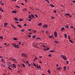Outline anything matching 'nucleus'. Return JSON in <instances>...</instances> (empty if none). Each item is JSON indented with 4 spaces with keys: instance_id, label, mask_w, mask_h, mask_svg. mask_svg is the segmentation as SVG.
I'll list each match as a JSON object with an SVG mask.
<instances>
[{
    "instance_id": "obj_64",
    "label": "nucleus",
    "mask_w": 75,
    "mask_h": 75,
    "mask_svg": "<svg viewBox=\"0 0 75 75\" xmlns=\"http://www.w3.org/2000/svg\"><path fill=\"white\" fill-rule=\"evenodd\" d=\"M73 3H75V1L74 0L73 1H72Z\"/></svg>"
},
{
    "instance_id": "obj_16",
    "label": "nucleus",
    "mask_w": 75,
    "mask_h": 75,
    "mask_svg": "<svg viewBox=\"0 0 75 75\" xmlns=\"http://www.w3.org/2000/svg\"><path fill=\"white\" fill-rule=\"evenodd\" d=\"M18 27H20V28H22V27L21 26V25H18Z\"/></svg>"
},
{
    "instance_id": "obj_48",
    "label": "nucleus",
    "mask_w": 75,
    "mask_h": 75,
    "mask_svg": "<svg viewBox=\"0 0 75 75\" xmlns=\"http://www.w3.org/2000/svg\"><path fill=\"white\" fill-rule=\"evenodd\" d=\"M47 72H48V73H49V74H50V70H47Z\"/></svg>"
},
{
    "instance_id": "obj_57",
    "label": "nucleus",
    "mask_w": 75,
    "mask_h": 75,
    "mask_svg": "<svg viewBox=\"0 0 75 75\" xmlns=\"http://www.w3.org/2000/svg\"><path fill=\"white\" fill-rule=\"evenodd\" d=\"M26 63H27V64H29V62H28V61H26Z\"/></svg>"
},
{
    "instance_id": "obj_31",
    "label": "nucleus",
    "mask_w": 75,
    "mask_h": 75,
    "mask_svg": "<svg viewBox=\"0 0 75 75\" xmlns=\"http://www.w3.org/2000/svg\"><path fill=\"white\" fill-rule=\"evenodd\" d=\"M42 47H45V48H46V47H47V46H46V45H42Z\"/></svg>"
},
{
    "instance_id": "obj_60",
    "label": "nucleus",
    "mask_w": 75,
    "mask_h": 75,
    "mask_svg": "<svg viewBox=\"0 0 75 75\" xmlns=\"http://www.w3.org/2000/svg\"><path fill=\"white\" fill-rule=\"evenodd\" d=\"M12 45H13L14 46V47H15V45H14L13 44H12Z\"/></svg>"
},
{
    "instance_id": "obj_55",
    "label": "nucleus",
    "mask_w": 75,
    "mask_h": 75,
    "mask_svg": "<svg viewBox=\"0 0 75 75\" xmlns=\"http://www.w3.org/2000/svg\"><path fill=\"white\" fill-rule=\"evenodd\" d=\"M0 38L1 39H3V36H0Z\"/></svg>"
},
{
    "instance_id": "obj_49",
    "label": "nucleus",
    "mask_w": 75,
    "mask_h": 75,
    "mask_svg": "<svg viewBox=\"0 0 75 75\" xmlns=\"http://www.w3.org/2000/svg\"><path fill=\"white\" fill-rule=\"evenodd\" d=\"M2 65L3 66V67H4V68H6V66H5V65H4L3 64H2Z\"/></svg>"
},
{
    "instance_id": "obj_12",
    "label": "nucleus",
    "mask_w": 75,
    "mask_h": 75,
    "mask_svg": "<svg viewBox=\"0 0 75 75\" xmlns=\"http://www.w3.org/2000/svg\"><path fill=\"white\" fill-rule=\"evenodd\" d=\"M50 6H51V7H54V6L52 4H50Z\"/></svg>"
},
{
    "instance_id": "obj_17",
    "label": "nucleus",
    "mask_w": 75,
    "mask_h": 75,
    "mask_svg": "<svg viewBox=\"0 0 75 75\" xmlns=\"http://www.w3.org/2000/svg\"><path fill=\"white\" fill-rule=\"evenodd\" d=\"M41 25H42V23H40L38 24V25H39V26H41Z\"/></svg>"
},
{
    "instance_id": "obj_11",
    "label": "nucleus",
    "mask_w": 75,
    "mask_h": 75,
    "mask_svg": "<svg viewBox=\"0 0 75 75\" xmlns=\"http://www.w3.org/2000/svg\"><path fill=\"white\" fill-rule=\"evenodd\" d=\"M65 16H70V14L69 13H66Z\"/></svg>"
},
{
    "instance_id": "obj_10",
    "label": "nucleus",
    "mask_w": 75,
    "mask_h": 75,
    "mask_svg": "<svg viewBox=\"0 0 75 75\" xmlns=\"http://www.w3.org/2000/svg\"><path fill=\"white\" fill-rule=\"evenodd\" d=\"M11 25L12 26V27L14 28H15V29H16V27H15V26L13 25V24H11Z\"/></svg>"
},
{
    "instance_id": "obj_5",
    "label": "nucleus",
    "mask_w": 75,
    "mask_h": 75,
    "mask_svg": "<svg viewBox=\"0 0 75 75\" xmlns=\"http://www.w3.org/2000/svg\"><path fill=\"white\" fill-rule=\"evenodd\" d=\"M30 16L32 18H34V19H35V18L34 17V15L33 14H31Z\"/></svg>"
},
{
    "instance_id": "obj_36",
    "label": "nucleus",
    "mask_w": 75,
    "mask_h": 75,
    "mask_svg": "<svg viewBox=\"0 0 75 75\" xmlns=\"http://www.w3.org/2000/svg\"><path fill=\"white\" fill-rule=\"evenodd\" d=\"M15 6H16V7H18V8H20V7L19 6H17V5H15Z\"/></svg>"
},
{
    "instance_id": "obj_40",
    "label": "nucleus",
    "mask_w": 75,
    "mask_h": 75,
    "mask_svg": "<svg viewBox=\"0 0 75 75\" xmlns=\"http://www.w3.org/2000/svg\"><path fill=\"white\" fill-rule=\"evenodd\" d=\"M54 13H57V11H56V10L54 11Z\"/></svg>"
},
{
    "instance_id": "obj_1",
    "label": "nucleus",
    "mask_w": 75,
    "mask_h": 75,
    "mask_svg": "<svg viewBox=\"0 0 75 75\" xmlns=\"http://www.w3.org/2000/svg\"><path fill=\"white\" fill-rule=\"evenodd\" d=\"M54 35L55 37H57V32H55V33H54Z\"/></svg>"
},
{
    "instance_id": "obj_27",
    "label": "nucleus",
    "mask_w": 75,
    "mask_h": 75,
    "mask_svg": "<svg viewBox=\"0 0 75 75\" xmlns=\"http://www.w3.org/2000/svg\"><path fill=\"white\" fill-rule=\"evenodd\" d=\"M45 1H47V3H49V4H50V3L49 2V1L48 0H44Z\"/></svg>"
},
{
    "instance_id": "obj_52",
    "label": "nucleus",
    "mask_w": 75,
    "mask_h": 75,
    "mask_svg": "<svg viewBox=\"0 0 75 75\" xmlns=\"http://www.w3.org/2000/svg\"><path fill=\"white\" fill-rule=\"evenodd\" d=\"M48 57H51V54H49L48 55Z\"/></svg>"
},
{
    "instance_id": "obj_13",
    "label": "nucleus",
    "mask_w": 75,
    "mask_h": 75,
    "mask_svg": "<svg viewBox=\"0 0 75 75\" xmlns=\"http://www.w3.org/2000/svg\"><path fill=\"white\" fill-rule=\"evenodd\" d=\"M35 37H36V35H35L32 36V38H35Z\"/></svg>"
},
{
    "instance_id": "obj_39",
    "label": "nucleus",
    "mask_w": 75,
    "mask_h": 75,
    "mask_svg": "<svg viewBox=\"0 0 75 75\" xmlns=\"http://www.w3.org/2000/svg\"><path fill=\"white\" fill-rule=\"evenodd\" d=\"M28 64V67H30V66H31V65H30V64L29 63Z\"/></svg>"
},
{
    "instance_id": "obj_6",
    "label": "nucleus",
    "mask_w": 75,
    "mask_h": 75,
    "mask_svg": "<svg viewBox=\"0 0 75 75\" xmlns=\"http://www.w3.org/2000/svg\"><path fill=\"white\" fill-rule=\"evenodd\" d=\"M12 66H13V67H14V68H17V67H16V65H15V64H12Z\"/></svg>"
},
{
    "instance_id": "obj_7",
    "label": "nucleus",
    "mask_w": 75,
    "mask_h": 75,
    "mask_svg": "<svg viewBox=\"0 0 75 75\" xmlns=\"http://www.w3.org/2000/svg\"><path fill=\"white\" fill-rule=\"evenodd\" d=\"M43 27H45V28H47V27H48V25H43Z\"/></svg>"
},
{
    "instance_id": "obj_4",
    "label": "nucleus",
    "mask_w": 75,
    "mask_h": 75,
    "mask_svg": "<svg viewBox=\"0 0 75 75\" xmlns=\"http://www.w3.org/2000/svg\"><path fill=\"white\" fill-rule=\"evenodd\" d=\"M37 68H38V69L39 68V69H41V67H40V66H38V65H37Z\"/></svg>"
},
{
    "instance_id": "obj_37",
    "label": "nucleus",
    "mask_w": 75,
    "mask_h": 75,
    "mask_svg": "<svg viewBox=\"0 0 75 75\" xmlns=\"http://www.w3.org/2000/svg\"><path fill=\"white\" fill-rule=\"evenodd\" d=\"M33 33H37V31H36V30H33Z\"/></svg>"
},
{
    "instance_id": "obj_63",
    "label": "nucleus",
    "mask_w": 75,
    "mask_h": 75,
    "mask_svg": "<svg viewBox=\"0 0 75 75\" xmlns=\"http://www.w3.org/2000/svg\"><path fill=\"white\" fill-rule=\"evenodd\" d=\"M41 32L43 33H44V31H43V30H42L41 31Z\"/></svg>"
},
{
    "instance_id": "obj_38",
    "label": "nucleus",
    "mask_w": 75,
    "mask_h": 75,
    "mask_svg": "<svg viewBox=\"0 0 75 75\" xmlns=\"http://www.w3.org/2000/svg\"><path fill=\"white\" fill-rule=\"evenodd\" d=\"M49 37V38H52V37L51 36H50V35H49L48 36Z\"/></svg>"
},
{
    "instance_id": "obj_14",
    "label": "nucleus",
    "mask_w": 75,
    "mask_h": 75,
    "mask_svg": "<svg viewBox=\"0 0 75 75\" xmlns=\"http://www.w3.org/2000/svg\"><path fill=\"white\" fill-rule=\"evenodd\" d=\"M28 18L30 19H31L32 18V17L31 16V15H29L28 16Z\"/></svg>"
},
{
    "instance_id": "obj_8",
    "label": "nucleus",
    "mask_w": 75,
    "mask_h": 75,
    "mask_svg": "<svg viewBox=\"0 0 75 75\" xmlns=\"http://www.w3.org/2000/svg\"><path fill=\"white\" fill-rule=\"evenodd\" d=\"M14 20L16 21H19V20H18V19H17V18H15Z\"/></svg>"
},
{
    "instance_id": "obj_35",
    "label": "nucleus",
    "mask_w": 75,
    "mask_h": 75,
    "mask_svg": "<svg viewBox=\"0 0 75 75\" xmlns=\"http://www.w3.org/2000/svg\"><path fill=\"white\" fill-rule=\"evenodd\" d=\"M31 19H28V21H31Z\"/></svg>"
},
{
    "instance_id": "obj_42",
    "label": "nucleus",
    "mask_w": 75,
    "mask_h": 75,
    "mask_svg": "<svg viewBox=\"0 0 75 75\" xmlns=\"http://www.w3.org/2000/svg\"><path fill=\"white\" fill-rule=\"evenodd\" d=\"M61 68V67H59V68H57V69H58V70H60V68Z\"/></svg>"
},
{
    "instance_id": "obj_22",
    "label": "nucleus",
    "mask_w": 75,
    "mask_h": 75,
    "mask_svg": "<svg viewBox=\"0 0 75 75\" xmlns=\"http://www.w3.org/2000/svg\"><path fill=\"white\" fill-rule=\"evenodd\" d=\"M13 39L14 40H17V38H13Z\"/></svg>"
},
{
    "instance_id": "obj_18",
    "label": "nucleus",
    "mask_w": 75,
    "mask_h": 75,
    "mask_svg": "<svg viewBox=\"0 0 75 75\" xmlns=\"http://www.w3.org/2000/svg\"><path fill=\"white\" fill-rule=\"evenodd\" d=\"M56 43H57V44H58V43H59V42L57 41V40H55L54 41Z\"/></svg>"
},
{
    "instance_id": "obj_9",
    "label": "nucleus",
    "mask_w": 75,
    "mask_h": 75,
    "mask_svg": "<svg viewBox=\"0 0 75 75\" xmlns=\"http://www.w3.org/2000/svg\"><path fill=\"white\" fill-rule=\"evenodd\" d=\"M0 10L1 11H2V12H4V11H3V10L2 9L1 7H0Z\"/></svg>"
},
{
    "instance_id": "obj_33",
    "label": "nucleus",
    "mask_w": 75,
    "mask_h": 75,
    "mask_svg": "<svg viewBox=\"0 0 75 75\" xmlns=\"http://www.w3.org/2000/svg\"><path fill=\"white\" fill-rule=\"evenodd\" d=\"M63 58L64 60H67V59H66V58H65V57H63Z\"/></svg>"
},
{
    "instance_id": "obj_24",
    "label": "nucleus",
    "mask_w": 75,
    "mask_h": 75,
    "mask_svg": "<svg viewBox=\"0 0 75 75\" xmlns=\"http://www.w3.org/2000/svg\"><path fill=\"white\" fill-rule=\"evenodd\" d=\"M68 38L69 40L70 39H71V38H70V36L69 35H68Z\"/></svg>"
},
{
    "instance_id": "obj_61",
    "label": "nucleus",
    "mask_w": 75,
    "mask_h": 75,
    "mask_svg": "<svg viewBox=\"0 0 75 75\" xmlns=\"http://www.w3.org/2000/svg\"><path fill=\"white\" fill-rule=\"evenodd\" d=\"M1 5H2V6H3V5H4V3H2L1 4Z\"/></svg>"
},
{
    "instance_id": "obj_50",
    "label": "nucleus",
    "mask_w": 75,
    "mask_h": 75,
    "mask_svg": "<svg viewBox=\"0 0 75 75\" xmlns=\"http://www.w3.org/2000/svg\"><path fill=\"white\" fill-rule=\"evenodd\" d=\"M21 31L22 32H24V30H21Z\"/></svg>"
},
{
    "instance_id": "obj_23",
    "label": "nucleus",
    "mask_w": 75,
    "mask_h": 75,
    "mask_svg": "<svg viewBox=\"0 0 75 75\" xmlns=\"http://www.w3.org/2000/svg\"><path fill=\"white\" fill-rule=\"evenodd\" d=\"M66 68H67V67H66V66H64V70L65 71H66V70H67V69H66Z\"/></svg>"
},
{
    "instance_id": "obj_58",
    "label": "nucleus",
    "mask_w": 75,
    "mask_h": 75,
    "mask_svg": "<svg viewBox=\"0 0 75 75\" xmlns=\"http://www.w3.org/2000/svg\"><path fill=\"white\" fill-rule=\"evenodd\" d=\"M24 26H25H25H27V24H24Z\"/></svg>"
},
{
    "instance_id": "obj_26",
    "label": "nucleus",
    "mask_w": 75,
    "mask_h": 75,
    "mask_svg": "<svg viewBox=\"0 0 75 75\" xmlns=\"http://www.w3.org/2000/svg\"><path fill=\"white\" fill-rule=\"evenodd\" d=\"M8 68H9V69H10V70H11L12 71H13V69H11V68L10 67H8Z\"/></svg>"
},
{
    "instance_id": "obj_54",
    "label": "nucleus",
    "mask_w": 75,
    "mask_h": 75,
    "mask_svg": "<svg viewBox=\"0 0 75 75\" xmlns=\"http://www.w3.org/2000/svg\"><path fill=\"white\" fill-rule=\"evenodd\" d=\"M61 57H62V58H63V57H64V55H61Z\"/></svg>"
},
{
    "instance_id": "obj_53",
    "label": "nucleus",
    "mask_w": 75,
    "mask_h": 75,
    "mask_svg": "<svg viewBox=\"0 0 75 75\" xmlns=\"http://www.w3.org/2000/svg\"><path fill=\"white\" fill-rule=\"evenodd\" d=\"M29 37H30V38H31V35H28Z\"/></svg>"
},
{
    "instance_id": "obj_15",
    "label": "nucleus",
    "mask_w": 75,
    "mask_h": 75,
    "mask_svg": "<svg viewBox=\"0 0 75 75\" xmlns=\"http://www.w3.org/2000/svg\"><path fill=\"white\" fill-rule=\"evenodd\" d=\"M64 29H65V28H64V27L62 28L61 29V31H62V30H64Z\"/></svg>"
},
{
    "instance_id": "obj_20",
    "label": "nucleus",
    "mask_w": 75,
    "mask_h": 75,
    "mask_svg": "<svg viewBox=\"0 0 75 75\" xmlns=\"http://www.w3.org/2000/svg\"><path fill=\"white\" fill-rule=\"evenodd\" d=\"M65 38H67V34H64Z\"/></svg>"
},
{
    "instance_id": "obj_45",
    "label": "nucleus",
    "mask_w": 75,
    "mask_h": 75,
    "mask_svg": "<svg viewBox=\"0 0 75 75\" xmlns=\"http://www.w3.org/2000/svg\"><path fill=\"white\" fill-rule=\"evenodd\" d=\"M43 50H44V51H47V48H45L43 49Z\"/></svg>"
},
{
    "instance_id": "obj_43",
    "label": "nucleus",
    "mask_w": 75,
    "mask_h": 75,
    "mask_svg": "<svg viewBox=\"0 0 75 75\" xmlns=\"http://www.w3.org/2000/svg\"><path fill=\"white\" fill-rule=\"evenodd\" d=\"M33 64L34 67H36V65L35 64V63H33Z\"/></svg>"
},
{
    "instance_id": "obj_41",
    "label": "nucleus",
    "mask_w": 75,
    "mask_h": 75,
    "mask_svg": "<svg viewBox=\"0 0 75 75\" xmlns=\"http://www.w3.org/2000/svg\"><path fill=\"white\" fill-rule=\"evenodd\" d=\"M28 31H31V29H30L28 30Z\"/></svg>"
},
{
    "instance_id": "obj_21",
    "label": "nucleus",
    "mask_w": 75,
    "mask_h": 75,
    "mask_svg": "<svg viewBox=\"0 0 75 75\" xmlns=\"http://www.w3.org/2000/svg\"><path fill=\"white\" fill-rule=\"evenodd\" d=\"M12 13H17V12L15 11H13L12 12Z\"/></svg>"
},
{
    "instance_id": "obj_59",
    "label": "nucleus",
    "mask_w": 75,
    "mask_h": 75,
    "mask_svg": "<svg viewBox=\"0 0 75 75\" xmlns=\"http://www.w3.org/2000/svg\"><path fill=\"white\" fill-rule=\"evenodd\" d=\"M51 17L52 18V19H54V17L51 16Z\"/></svg>"
},
{
    "instance_id": "obj_47",
    "label": "nucleus",
    "mask_w": 75,
    "mask_h": 75,
    "mask_svg": "<svg viewBox=\"0 0 75 75\" xmlns=\"http://www.w3.org/2000/svg\"><path fill=\"white\" fill-rule=\"evenodd\" d=\"M36 40H40V38H36Z\"/></svg>"
},
{
    "instance_id": "obj_2",
    "label": "nucleus",
    "mask_w": 75,
    "mask_h": 75,
    "mask_svg": "<svg viewBox=\"0 0 75 75\" xmlns=\"http://www.w3.org/2000/svg\"><path fill=\"white\" fill-rule=\"evenodd\" d=\"M15 48H18L20 47H19V45H15Z\"/></svg>"
},
{
    "instance_id": "obj_32",
    "label": "nucleus",
    "mask_w": 75,
    "mask_h": 75,
    "mask_svg": "<svg viewBox=\"0 0 75 75\" xmlns=\"http://www.w3.org/2000/svg\"><path fill=\"white\" fill-rule=\"evenodd\" d=\"M66 63L67 64H69V62L68 61H66Z\"/></svg>"
},
{
    "instance_id": "obj_25",
    "label": "nucleus",
    "mask_w": 75,
    "mask_h": 75,
    "mask_svg": "<svg viewBox=\"0 0 75 75\" xmlns=\"http://www.w3.org/2000/svg\"><path fill=\"white\" fill-rule=\"evenodd\" d=\"M54 50H51L50 51V52H54Z\"/></svg>"
},
{
    "instance_id": "obj_34",
    "label": "nucleus",
    "mask_w": 75,
    "mask_h": 75,
    "mask_svg": "<svg viewBox=\"0 0 75 75\" xmlns=\"http://www.w3.org/2000/svg\"><path fill=\"white\" fill-rule=\"evenodd\" d=\"M34 16H35V17H37V18L38 17V16H37V14H35L34 15Z\"/></svg>"
},
{
    "instance_id": "obj_44",
    "label": "nucleus",
    "mask_w": 75,
    "mask_h": 75,
    "mask_svg": "<svg viewBox=\"0 0 75 75\" xmlns=\"http://www.w3.org/2000/svg\"><path fill=\"white\" fill-rule=\"evenodd\" d=\"M21 42H20L18 43V45H21Z\"/></svg>"
},
{
    "instance_id": "obj_30",
    "label": "nucleus",
    "mask_w": 75,
    "mask_h": 75,
    "mask_svg": "<svg viewBox=\"0 0 75 75\" xmlns=\"http://www.w3.org/2000/svg\"><path fill=\"white\" fill-rule=\"evenodd\" d=\"M69 41H70L71 43H73V42L72 41V40H69Z\"/></svg>"
},
{
    "instance_id": "obj_28",
    "label": "nucleus",
    "mask_w": 75,
    "mask_h": 75,
    "mask_svg": "<svg viewBox=\"0 0 75 75\" xmlns=\"http://www.w3.org/2000/svg\"><path fill=\"white\" fill-rule=\"evenodd\" d=\"M22 65L24 68H25V66L24 65V64H22Z\"/></svg>"
},
{
    "instance_id": "obj_46",
    "label": "nucleus",
    "mask_w": 75,
    "mask_h": 75,
    "mask_svg": "<svg viewBox=\"0 0 75 75\" xmlns=\"http://www.w3.org/2000/svg\"><path fill=\"white\" fill-rule=\"evenodd\" d=\"M12 59L13 61H17V60L14 59Z\"/></svg>"
},
{
    "instance_id": "obj_3",
    "label": "nucleus",
    "mask_w": 75,
    "mask_h": 75,
    "mask_svg": "<svg viewBox=\"0 0 75 75\" xmlns=\"http://www.w3.org/2000/svg\"><path fill=\"white\" fill-rule=\"evenodd\" d=\"M21 55L23 57H26V54L24 53L22 54Z\"/></svg>"
},
{
    "instance_id": "obj_62",
    "label": "nucleus",
    "mask_w": 75,
    "mask_h": 75,
    "mask_svg": "<svg viewBox=\"0 0 75 75\" xmlns=\"http://www.w3.org/2000/svg\"><path fill=\"white\" fill-rule=\"evenodd\" d=\"M21 4L23 5H24V4L23 3H21Z\"/></svg>"
},
{
    "instance_id": "obj_51",
    "label": "nucleus",
    "mask_w": 75,
    "mask_h": 75,
    "mask_svg": "<svg viewBox=\"0 0 75 75\" xmlns=\"http://www.w3.org/2000/svg\"><path fill=\"white\" fill-rule=\"evenodd\" d=\"M15 23H17V24H18V23H19V22H17V21H16Z\"/></svg>"
},
{
    "instance_id": "obj_29",
    "label": "nucleus",
    "mask_w": 75,
    "mask_h": 75,
    "mask_svg": "<svg viewBox=\"0 0 75 75\" xmlns=\"http://www.w3.org/2000/svg\"><path fill=\"white\" fill-rule=\"evenodd\" d=\"M4 25H8V23H5L4 24Z\"/></svg>"
},
{
    "instance_id": "obj_19",
    "label": "nucleus",
    "mask_w": 75,
    "mask_h": 75,
    "mask_svg": "<svg viewBox=\"0 0 75 75\" xmlns=\"http://www.w3.org/2000/svg\"><path fill=\"white\" fill-rule=\"evenodd\" d=\"M19 20L20 21H23V20L21 18L19 19Z\"/></svg>"
},
{
    "instance_id": "obj_56",
    "label": "nucleus",
    "mask_w": 75,
    "mask_h": 75,
    "mask_svg": "<svg viewBox=\"0 0 75 75\" xmlns=\"http://www.w3.org/2000/svg\"><path fill=\"white\" fill-rule=\"evenodd\" d=\"M66 27H67V28H68L69 27V25H66Z\"/></svg>"
}]
</instances>
